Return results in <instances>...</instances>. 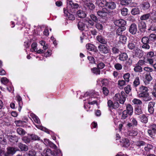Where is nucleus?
Instances as JSON below:
<instances>
[{"instance_id":"c9c22d12","label":"nucleus","mask_w":156,"mask_h":156,"mask_svg":"<svg viewBox=\"0 0 156 156\" xmlns=\"http://www.w3.org/2000/svg\"><path fill=\"white\" fill-rule=\"evenodd\" d=\"M141 48L144 50H148L150 48V47L148 44H142L141 46Z\"/></svg>"},{"instance_id":"39448f33","label":"nucleus","mask_w":156,"mask_h":156,"mask_svg":"<svg viewBox=\"0 0 156 156\" xmlns=\"http://www.w3.org/2000/svg\"><path fill=\"white\" fill-rule=\"evenodd\" d=\"M114 23L116 26L121 27H125V26L126 24V21L122 19L115 20H114Z\"/></svg>"},{"instance_id":"49530a36","label":"nucleus","mask_w":156,"mask_h":156,"mask_svg":"<svg viewBox=\"0 0 156 156\" xmlns=\"http://www.w3.org/2000/svg\"><path fill=\"white\" fill-rule=\"evenodd\" d=\"M128 48L131 50H133L136 47V44L133 43H129L128 44Z\"/></svg>"},{"instance_id":"603ef678","label":"nucleus","mask_w":156,"mask_h":156,"mask_svg":"<svg viewBox=\"0 0 156 156\" xmlns=\"http://www.w3.org/2000/svg\"><path fill=\"white\" fill-rule=\"evenodd\" d=\"M131 122L134 126H136L137 125L138 122L135 118L133 117L130 119Z\"/></svg>"},{"instance_id":"052dcab7","label":"nucleus","mask_w":156,"mask_h":156,"mask_svg":"<svg viewBox=\"0 0 156 156\" xmlns=\"http://www.w3.org/2000/svg\"><path fill=\"white\" fill-rule=\"evenodd\" d=\"M23 122L24 121L21 120H16L14 122L16 126H22Z\"/></svg>"},{"instance_id":"79ce46f5","label":"nucleus","mask_w":156,"mask_h":156,"mask_svg":"<svg viewBox=\"0 0 156 156\" xmlns=\"http://www.w3.org/2000/svg\"><path fill=\"white\" fill-rule=\"evenodd\" d=\"M119 41L122 43H125L126 41V37L124 35H121L119 37Z\"/></svg>"},{"instance_id":"4468645a","label":"nucleus","mask_w":156,"mask_h":156,"mask_svg":"<svg viewBox=\"0 0 156 156\" xmlns=\"http://www.w3.org/2000/svg\"><path fill=\"white\" fill-rule=\"evenodd\" d=\"M155 105V102L153 101L150 102L148 105V111L150 113L152 114L153 113L154 109V107Z\"/></svg>"},{"instance_id":"3c124183","label":"nucleus","mask_w":156,"mask_h":156,"mask_svg":"<svg viewBox=\"0 0 156 156\" xmlns=\"http://www.w3.org/2000/svg\"><path fill=\"white\" fill-rule=\"evenodd\" d=\"M37 43L35 42H34L31 44V48L34 51H37Z\"/></svg>"},{"instance_id":"37998d69","label":"nucleus","mask_w":156,"mask_h":156,"mask_svg":"<svg viewBox=\"0 0 156 156\" xmlns=\"http://www.w3.org/2000/svg\"><path fill=\"white\" fill-rule=\"evenodd\" d=\"M22 140L25 143H29L30 142L31 140L30 137H28V136H25L22 138Z\"/></svg>"},{"instance_id":"bf43d9fd","label":"nucleus","mask_w":156,"mask_h":156,"mask_svg":"<svg viewBox=\"0 0 156 156\" xmlns=\"http://www.w3.org/2000/svg\"><path fill=\"white\" fill-rule=\"evenodd\" d=\"M128 112L126 110L124 111L122 113V119H126L128 116Z\"/></svg>"},{"instance_id":"aec40b11","label":"nucleus","mask_w":156,"mask_h":156,"mask_svg":"<svg viewBox=\"0 0 156 156\" xmlns=\"http://www.w3.org/2000/svg\"><path fill=\"white\" fill-rule=\"evenodd\" d=\"M121 142L123 144V146L125 147H128L130 144L129 140L127 138H123Z\"/></svg>"},{"instance_id":"f8f14e48","label":"nucleus","mask_w":156,"mask_h":156,"mask_svg":"<svg viewBox=\"0 0 156 156\" xmlns=\"http://www.w3.org/2000/svg\"><path fill=\"white\" fill-rule=\"evenodd\" d=\"M96 39L99 43L102 44H106L107 43V39L101 35L97 36L96 37Z\"/></svg>"},{"instance_id":"cd10ccee","label":"nucleus","mask_w":156,"mask_h":156,"mask_svg":"<svg viewBox=\"0 0 156 156\" xmlns=\"http://www.w3.org/2000/svg\"><path fill=\"white\" fill-rule=\"evenodd\" d=\"M134 70L135 72L138 73H140L143 71L142 67L136 64L134 68Z\"/></svg>"},{"instance_id":"412c9836","label":"nucleus","mask_w":156,"mask_h":156,"mask_svg":"<svg viewBox=\"0 0 156 156\" xmlns=\"http://www.w3.org/2000/svg\"><path fill=\"white\" fill-rule=\"evenodd\" d=\"M150 7V4L147 2H145L143 4L140 5V9L147 10Z\"/></svg>"},{"instance_id":"de8ad7c7","label":"nucleus","mask_w":156,"mask_h":156,"mask_svg":"<svg viewBox=\"0 0 156 156\" xmlns=\"http://www.w3.org/2000/svg\"><path fill=\"white\" fill-rule=\"evenodd\" d=\"M132 102L135 105H141L142 104V102L140 100L136 98H134L132 101Z\"/></svg>"},{"instance_id":"58836bf2","label":"nucleus","mask_w":156,"mask_h":156,"mask_svg":"<svg viewBox=\"0 0 156 156\" xmlns=\"http://www.w3.org/2000/svg\"><path fill=\"white\" fill-rule=\"evenodd\" d=\"M150 41L149 38L147 37L144 36L142 37L141 42L142 44H149Z\"/></svg>"},{"instance_id":"393cba45","label":"nucleus","mask_w":156,"mask_h":156,"mask_svg":"<svg viewBox=\"0 0 156 156\" xmlns=\"http://www.w3.org/2000/svg\"><path fill=\"white\" fill-rule=\"evenodd\" d=\"M16 132L19 135L23 136L26 133V132L22 128L19 127L17 129Z\"/></svg>"},{"instance_id":"c03bdc74","label":"nucleus","mask_w":156,"mask_h":156,"mask_svg":"<svg viewBox=\"0 0 156 156\" xmlns=\"http://www.w3.org/2000/svg\"><path fill=\"white\" fill-rule=\"evenodd\" d=\"M130 74L129 73H127L125 74L123 76V78L125 80V81L127 82L129 81V78L130 77Z\"/></svg>"},{"instance_id":"0e129e2a","label":"nucleus","mask_w":156,"mask_h":156,"mask_svg":"<svg viewBox=\"0 0 156 156\" xmlns=\"http://www.w3.org/2000/svg\"><path fill=\"white\" fill-rule=\"evenodd\" d=\"M124 90L127 94H129L130 91L131 90L130 86L129 85H128L125 88Z\"/></svg>"},{"instance_id":"6e6d98bb","label":"nucleus","mask_w":156,"mask_h":156,"mask_svg":"<svg viewBox=\"0 0 156 156\" xmlns=\"http://www.w3.org/2000/svg\"><path fill=\"white\" fill-rule=\"evenodd\" d=\"M105 66V64L102 62H101L98 63L97 65V67L99 69H103L104 68Z\"/></svg>"},{"instance_id":"13d9d810","label":"nucleus","mask_w":156,"mask_h":156,"mask_svg":"<svg viewBox=\"0 0 156 156\" xmlns=\"http://www.w3.org/2000/svg\"><path fill=\"white\" fill-rule=\"evenodd\" d=\"M1 81L2 83L4 85H6L9 82V80L6 77L1 78Z\"/></svg>"},{"instance_id":"7ed1b4c3","label":"nucleus","mask_w":156,"mask_h":156,"mask_svg":"<svg viewBox=\"0 0 156 156\" xmlns=\"http://www.w3.org/2000/svg\"><path fill=\"white\" fill-rule=\"evenodd\" d=\"M100 44L98 47L99 51L102 53L106 54L109 53L110 50L109 47L105 45Z\"/></svg>"},{"instance_id":"6ab92c4d","label":"nucleus","mask_w":156,"mask_h":156,"mask_svg":"<svg viewBox=\"0 0 156 156\" xmlns=\"http://www.w3.org/2000/svg\"><path fill=\"white\" fill-rule=\"evenodd\" d=\"M140 121L142 123H146L147 122L148 119L147 117L144 114L140 115L139 116Z\"/></svg>"},{"instance_id":"20e7f679","label":"nucleus","mask_w":156,"mask_h":156,"mask_svg":"<svg viewBox=\"0 0 156 156\" xmlns=\"http://www.w3.org/2000/svg\"><path fill=\"white\" fill-rule=\"evenodd\" d=\"M148 128L150 129L148 130V133L151 137H153L154 136V134H156V125L154 124L151 125Z\"/></svg>"},{"instance_id":"c85d7f7f","label":"nucleus","mask_w":156,"mask_h":156,"mask_svg":"<svg viewBox=\"0 0 156 156\" xmlns=\"http://www.w3.org/2000/svg\"><path fill=\"white\" fill-rule=\"evenodd\" d=\"M21 151H27L28 150V147L27 145L20 143L18 145Z\"/></svg>"},{"instance_id":"5701e85b","label":"nucleus","mask_w":156,"mask_h":156,"mask_svg":"<svg viewBox=\"0 0 156 156\" xmlns=\"http://www.w3.org/2000/svg\"><path fill=\"white\" fill-rule=\"evenodd\" d=\"M126 111H127L129 115H131L133 113V109L132 106L129 104L126 106Z\"/></svg>"},{"instance_id":"473e14b6","label":"nucleus","mask_w":156,"mask_h":156,"mask_svg":"<svg viewBox=\"0 0 156 156\" xmlns=\"http://www.w3.org/2000/svg\"><path fill=\"white\" fill-rule=\"evenodd\" d=\"M91 70L93 73L96 75H100V74L101 71L97 67L91 69Z\"/></svg>"},{"instance_id":"72a5a7b5","label":"nucleus","mask_w":156,"mask_h":156,"mask_svg":"<svg viewBox=\"0 0 156 156\" xmlns=\"http://www.w3.org/2000/svg\"><path fill=\"white\" fill-rule=\"evenodd\" d=\"M150 13L144 14L142 16L140 17V19L141 20H146L148 19L149 17H150Z\"/></svg>"},{"instance_id":"7c9ffc66","label":"nucleus","mask_w":156,"mask_h":156,"mask_svg":"<svg viewBox=\"0 0 156 156\" xmlns=\"http://www.w3.org/2000/svg\"><path fill=\"white\" fill-rule=\"evenodd\" d=\"M28 136L29 137H30L31 140L35 141L40 140V138L35 134H29Z\"/></svg>"},{"instance_id":"e433bc0d","label":"nucleus","mask_w":156,"mask_h":156,"mask_svg":"<svg viewBox=\"0 0 156 156\" xmlns=\"http://www.w3.org/2000/svg\"><path fill=\"white\" fill-rule=\"evenodd\" d=\"M78 27L80 30H83L85 27V24L82 22H79L78 24Z\"/></svg>"},{"instance_id":"4d7b16f0","label":"nucleus","mask_w":156,"mask_h":156,"mask_svg":"<svg viewBox=\"0 0 156 156\" xmlns=\"http://www.w3.org/2000/svg\"><path fill=\"white\" fill-rule=\"evenodd\" d=\"M138 132L137 131L135 130H131L129 133V135L131 136H136Z\"/></svg>"},{"instance_id":"6e6552de","label":"nucleus","mask_w":156,"mask_h":156,"mask_svg":"<svg viewBox=\"0 0 156 156\" xmlns=\"http://www.w3.org/2000/svg\"><path fill=\"white\" fill-rule=\"evenodd\" d=\"M65 14L69 19V20H73L75 19L74 16V12H73L72 10H64Z\"/></svg>"},{"instance_id":"09e8293b","label":"nucleus","mask_w":156,"mask_h":156,"mask_svg":"<svg viewBox=\"0 0 156 156\" xmlns=\"http://www.w3.org/2000/svg\"><path fill=\"white\" fill-rule=\"evenodd\" d=\"M150 17L151 18L152 20H154L156 22V11L153 12L152 13H150Z\"/></svg>"},{"instance_id":"a19ab883","label":"nucleus","mask_w":156,"mask_h":156,"mask_svg":"<svg viewBox=\"0 0 156 156\" xmlns=\"http://www.w3.org/2000/svg\"><path fill=\"white\" fill-rule=\"evenodd\" d=\"M35 152L34 150H31L28 153H26L24 156H35Z\"/></svg>"},{"instance_id":"a18cd8bd","label":"nucleus","mask_w":156,"mask_h":156,"mask_svg":"<svg viewBox=\"0 0 156 156\" xmlns=\"http://www.w3.org/2000/svg\"><path fill=\"white\" fill-rule=\"evenodd\" d=\"M148 30L150 32H151V31H155L156 30V25L154 24H151Z\"/></svg>"},{"instance_id":"2eb2a0df","label":"nucleus","mask_w":156,"mask_h":156,"mask_svg":"<svg viewBox=\"0 0 156 156\" xmlns=\"http://www.w3.org/2000/svg\"><path fill=\"white\" fill-rule=\"evenodd\" d=\"M138 27L141 31H144L146 27L145 23L142 21L139 22L138 23Z\"/></svg>"},{"instance_id":"9b49d317","label":"nucleus","mask_w":156,"mask_h":156,"mask_svg":"<svg viewBox=\"0 0 156 156\" xmlns=\"http://www.w3.org/2000/svg\"><path fill=\"white\" fill-rule=\"evenodd\" d=\"M99 93L98 92H95L94 90H92L89 92H87L84 95L85 97H88L90 96L92 98H96L97 96L99 95Z\"/></svg>"},{"instance_id":"bb28decb","label":"nucleus","mask_w":156,"mask_h":156,"mask_svg":"<svg viewBox=\"0 0 156 156\" xmlns=\"http://www.w3.org/2000/svg\"><path fill=\"white\" fill-rule=\"evenodd\" d=\"M126 29L125 27H119L116 30V33L117 35L118 36H121L123 31Z\"/></svg>"},{"instance_id":"f3484780","label":"nucleus","mask_w":156,"mask_h":156,"mask_svg":"<svg viewBox=\"0 0 156 156\" xmlns=\"http://www.w3.org/2000/svg\"><path fill=\"white\" fill-rule=\"evenodd\" d=\"M84 6L86 9L93 10L95 8V6L92 3H85L84 4Z\"/></svg>"},{"instance_id":"ddd939ff","label":"nucleus","mask_w":156,"mask_h":156,"mask_svg":"<svg viewBox=\"0 0 156 156\" xmlns=\"http://www.w3.org/2000/svg\"><path fill=\"white\" fill-rule=\"evenodd\" d=\"M152 79L150 73L146 74L145 76V78L144 80V83L146 85H148L149 83L151 81Z\"/></svg>"},{"instance_id":"f257e3e1","label":"nucleus","mask_w":156,"mask_h":156,"mask_svg":"<svg viewBox=\"0 0 156 156\" xmlns=\"http://www.w3.org/2000/svg\"><path fill=\"white\" fill-rule=\"evenodd\" d=\"M147 87L143 86H141L139 87L138 92L139 97L141 98L145 101H149L151 99V98L149 95Z\"/></svg>"},{"instance_id":"dca6fc26","label":"nucleus","mask_w":156,"mask_h":156,"mask_svg":"<svg viewBox=\"0 0 156 156\" xmlns=\"http://www.w3.org/2000/svg\"><path fill=\"white\" fill-rule=\"evenodd\" d=\"M106 6L108 9H113L115 8L116 5L113 2H108L106 3Z\"/></svg>"},{"instance_id":"2f4dec72","label":"nucleus","mask_w":156,"mask_h":156,"mask_svg":"<svg viewBox=\"0 0 156 156\" xmlns=\"http://www.w3.org/2000/svg\"><path fill=\"white\" fill-rule=\"evenodd\" d=\"M97 14L100 16L104 17L107 16L108 13L107 12L104 11V10H99L97 12Z\"/></svg>"},{"instance_id":"4c0bfd02","label":"nucleus","mask_w":156,"mask_h":156,"mask_svg":"<svg viewBox=\"0 0 156 156\" xmlns=\"http://www.w3.org/2000/svg\"><path fill=\"white\" fill-rule=\"evenodd\" d=\"M31 115L35 122L38 124H40V120L38 117L34 114H31Z\"/></svg>"},{"instance_id":"8fccbe9b","label":"nucleus","mask_w":156,"mask_h":156,"mask_svg":"<svg viewBox=\"0 0 156 156\" xmlns=\"http://www.w3.org/2000/svg\"><path fill=\"white\" fill-rule=\"evenodd\" d=\"M150 40L152 41H154L156 39V35L154 34H151L149 37Z\"/></svg>"},{"instance_id":"338daca9","label":"nucleus","mask_w":156,"mask_h":156,"mask_svg":"<svg viewBox=\"0 0 156 156\" xmlns=\"http://www.w3.org/2000/svg\"><path fill=\"white\" fill-rule=\"evenodd\" d=\"M90 18L92 20L95 22L97 23L98 21V19L97 17L93 14H91L90 16Z\"/></svg>"},{"instance_id":"4be33fe9","label":"nucleus","mask_w":156,"mask_h":156,"mask_svg":"<svg viewBox=\"0 0 156 156\" xmlns=\"http://www.w3.org/2000/svg\"><path fill=\"white\" fill-rule=\"evenodd\" d=\"M17 150V148L13 147H9L8 148L7 153L9 154H14Z\"/></svg>"},{"instance_id":"69168bd1","label":"nucleus","mask_w":156,"mask_h":156,"mask_svg":"<svg viewBox=\"0 0 156 156\" xmlns=\"http://www.w3.org/2000/svg\"><path fill=\"white\" fill-rule=\"evenodd\" d=\"M154 52L152 51H150L147 52V58H151L154 56Z\"/></svg>"},{"instance_id":"f03ea898","label":"nucleus","mask_w":156,"mask_h":156,"mask_svg":"<svg viewBox=\"0 0 156 156\" xmlns=\"http://www.w3.org/2000/svg\"><path fill=\"white\" fill-rule=\"evenodd\" d=\"M127 95L123 91H122L121 94L117 93L115 94L113 98L114 100L115 101H119L120 103L123 104L126 101Z\"/></svg>"},{"instance_id":"c756f323","label":"nucleus","mask_w":156,"mask_h":156,"mask_svg":"<svg viewBox=\"0 0 156 156\" xmlns=\"http://www.w3.org/2000/svg\"><path fill=\"white\" fill-rule=\"evenodd\" d=\"M106 1L105 0H97L96 3L98 5L101 7H103L106 4Z\"/></svg>"},{"instance_id":"1a4fd4ad","label":"nucleus","mask_w":156,"mask_h":156,"mask_svg":"<svg viewBox=\"0 0 156 156\" xmlns=\"http://www.w3.org/2000/svg\"><path fill=\"white\" fill-rule=\"evenodd\" d=\"M144 55V51L137 48L135 51V55L136 57L140 58H141Z\"/></svg>"},{"instance_id":"b1692460","label":"nucleus","mask_w":156,"mask_h":156,"mask_svg":"<svg viewBox=\"0 0 156 156\" xmlns=\"http://www.w3.org/2000/svg\"><path fill=\"white\" fill-rule=\"evenodd\" d=\"M77 13L79 17L80 18H84L86 16V12L83 10H78Z\"/></svg>"},{"instance_id":"9d476101","label":"nucleus","mask_w":156,"mask_h":156,"mask_svg":"<svg viewBox=\"0 0 156 156\" xmlns=\"http://www.w3.org/2000/svg\"><path fill=\"white\" fill-rule=\"evenodd\" d=\"M137 30L136 25L134 23L131 24L129 28V32L132 34H135Z\"/></svg>"},{"instance_id":"a878e982","label":"nucleus","mask_w":156,"mask_h":156,"mask_svg":"<svg viewBox=\"0 0 156 156\" xmlns=\"http://www.w3.org/2000/svg\"><path fill=\"white\" fill-rule=\"evenodd\" d=\"M86 48L87 49L90 51H94L95 50V46L90 44H88L86 45Z\"/></svg>"},{"instance_id":"e2e57ef3","label":"nucleus","mask_w":156,"mask_h":156,"mask_svg":"<svg viewBox=\"0 0 156 156\" xmlns=\"http://www.w3.org/2000/svg\"><path fill=\"white\" fill-rule=\"evenodd\" d=\"M153 148L151 144H148L144 148L145 150L147 151H149Z\"/></svg>"},{"instance_id":"ea45409f","label":"nucleus","mask_w":156,"mask_h":156,"mask_svg":"<svg viewBox=\"0 0 156 156\" xmlns=\"http://www.w3.org/2000/svg\"><path fill=\"white\" fill-rule=\"evenodd\" d=\"M121 4L122 5H126L131 3V0H119Z\"/></svg>"},{"instance_id":"f704fd0d","label":"nucleus","mask_w":156,"mask_h":156,"mask_svg":"<svg viewBox=\"0 0 156 156\" xmlns=\"http://www.w3.org/2000/svg\"><path fill=\"white\" fill-rule=\"evenodd\" d=\"M140 84V80L139 77L135 78L133 82V85L135 87H136Z\"/></svg>"},{"instance_id":"0eeeda50","label":"nucleus","mask_w":156,"mask_h":156,"mask_svg":"<svg viewBox=\"0 0 156 156\" xmlns=\"http://www.w3.org/2000/svg\"><path fill=\"white\" fill-rule=\"evenodd\" d=\"M65 14L69 19V20H73L75 19L74 16V12H73L72 10H64Z\"/></svg>"},{"instance_id":"680f3d73","label":"nucleus","mask_w":156,"mask_h":156,"mask_svg":"<svg viewBox=\"0 0 156 156\" xmlns=\"http://www.w3.org/2000/svg\"><path fill=\"white\" fill-rule=\"evenodd\" d=\"M114 67L116 69L118 70H121L122 68V65L119 63L116 64L114 66Z\"/></svg>"},{"instance_id":"423d86ee","label":"nucleus","mask_w":156,"mask_h":156,"mask_svg":"<svg viewBox=\"0 0 156 156\" xmlns=\"http://www.w3.org/2000/svg\"><path fill=\"white\" fill-rule=\"evenodd\" d=\"M67 7L70 9H77L79 5L77 3H73L72 1L67 0Z\"/></svg>"},{"instance_id":"774afa93","label":"nucleus","mask_w":156,"mask_h":156,"mask_svg":"<svg viewBox=\"0 0 156 156\" xmlns=\"http://www.w3.org/2000/svg\"><path fill=\"white\" fill-rule=\"evenodd\" d=\"M132 63V60L130 58H129L128 60L125 63L126 65L128 66H131Z\"/></svg>"},{"instance_id":"a211bd4d","label":"nucleus","mask_w":156,"mask_h":156,"mask_svg":"<svg viewBox=\"0 0 156 156\" xmlns=\"http://www.w3.org/2000/svg\"><path fill=\"white\" fill-rule=\"evenodd\" d=\"M128 58V55L126 53H122L119 55V59L120 60L124 61Z\"/></svg>"},{"instance_id":"5fc2aeb1","label":"nucleus","mask_w":156,"mask_h":156,"mask_svg":"<svg viewBox=\"0 0 156 156\" xmlns=\"http://www.w3.org/2000/svg\"><path fill=\"white\" fill-rule=\"evenodd\" d=\"M17 101L18 102L19 106L21 107V105H22V98L19 95H17L16 97Z\"/></svg>"},{"instance_id":"864d4df0","label":"nucleus","mask_w":156,"mask_h":156,"mask_svg":"<svg viewBox=\"0 0 156 156\" xmlns=\"http://www.w3.org/2000/svg\"><path fill=\"white\" fill-rule=\"evenodd\" d=\"M135 114L137 115H139L142 113V111L141 108H136L135 109Z\"/></svg>"}]
</instances>
